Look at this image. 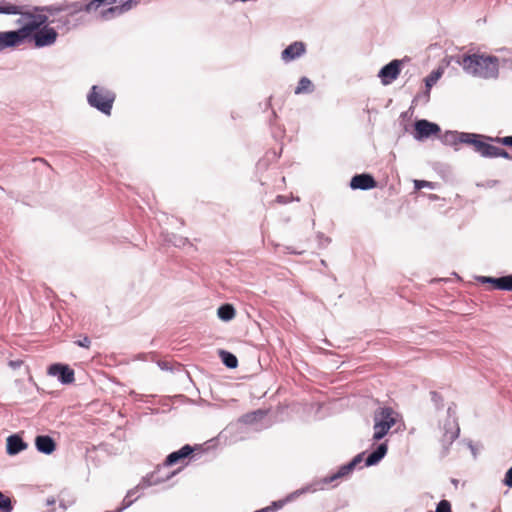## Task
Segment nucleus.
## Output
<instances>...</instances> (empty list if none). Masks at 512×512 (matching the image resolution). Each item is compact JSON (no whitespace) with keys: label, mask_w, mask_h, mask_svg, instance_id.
<instances>
[{"label":"nucleus","mask_w":512,"mask_h":512,"mask_svg":"<svg viewBox=\"0 0 512 512\" xmlns=\"http://www.w3.org/2000/svg\"><path fill=\"white\" fill-rule=\"evenodd\" d=\"M62 10L61 7L34 8V46L46 47L56 42L58 33L50 24L55 22L52 17Z\"/></svg>","instance_id":"obj_1"},{"label":"nucleus","mask_w":512,"mask_h":512,"mask_svg":"<svg viewBox=\"0 0 512 512\" xmlns=\"http://www.w3.org/2000/svg\"><path fill=\"white\" fill-rule=\"evenodd\" d=\"M458 63L467 74L475 77L487 79L498 75L499 61L494 56L485 54L465 55Z\"/></svg>","instance_id":"obj_2"},{"label":"nucleus","mask_w":512,"mask_h":512,"mask_svg":"<svg viewBox=\"0 0 512 512\" xmlns=\"http://www.w3.org/2000/svg\"><path fill=\"white\" fill-rule=\"evenodd\" d=\"M116 2L117 0H89L86 2H75L70 6V8L73 10V13H76L82 10L91 12L97 10L101 6H108V8L103 9L100 12V17L103 20H110L131 10L137 5V2L134 0H128L119 6L115 5Z\"/></svg>","instance_id":"obj_3"},{"label":"nucleus","mask_w":512,"mask_h":512,"mask_svg":"<svg viewBox=\"0 0 512 512\" xmlns=\"http://www.w3.org/2000/svg\"><path fill=\"white\" fill-rule=\"evenodd\" d=\"M401 420L399 413L392 408H380L374 413L373 439L381 440L389 430Z\"/></svg>","instance_id":"obj_4"},{"label":"nucleus","mask_w":512,"mask_h":512,"mask_svg":"<svg viewBox=\"0 0 512 512\" xmlns=\"http://www.w3.org/2000/svg\"><path fill=\"white\" fill-rule=\"evenodd\" d=\"M32 37V12L26 13V23L18 30L0 31V52L6 48L20 45L26 38Z\"/></svg>","instance_id":"obj_5"},{"label":"nucleus","mask_w":512,"mask_h":512,"mask_svg":"<svg viewBox=\"0 0 512 512\" xmlns=\"http://www.w3.org/2000/svg\"><path fill=\"white\" fill-rule=\"evenodd\" d=\"M88 103L106 115H110L115 94L101 86L94 85L87 96Z\"/></svg>","instance_id":"obj_6"},{"label":"nucleus","mask_w":512,"mask_h":512,"mask_svg":"<svg viewBox=\"0 0 512 512\" xmlns=\"http://www.w3.org/2000/svg\"><path fill=\"white\" fill-rule=\"evenodd\" d=\"M402 61L393 60L384 67L378 73V77L383 85H389L397 79L401 72Z\"/></svg>","instance_id":"obj_7"},{"label":"nucleus","mask_w":512,"mask_h":512,"mask_svg":"<svg viewBox=\"0 0 512 512\" xmlns=\"http://www.w3.org/2000/svg\"><path fill=\"white\" fill-rule=\"evenodd\" d=\"M414 127V138L418 141L427 139L432 135H436L440 132V127L437 124L429 122L427 120L416 121Z\"/></svg>","instance_id":"obj_8"},{"label":"nucleus","mask_w":512,"mask_h":512,"mask_svg":"<svg viewBox=\"0 0 512 512\" xmlns=\"http://www.w3.org/2000/svg\"><path fill=\"white\" fill-rule=\"evenodd\" d=\"M362 461V455H357L350 463L347 465L342 466L337 473L333 474L332 476L326 477L321 480L320 483L311 485L313 488L323 489L325 484L331 483L336 479H339L347 474H349L355 466Z\"/></svg>","instance_id":"obj_9"},{"label":"nucleus","mask_w":512,"mask_h":512,"mask_svg":"<svg viewBox=\"0 0 512 512\" xmlns=\"http://www.w3.org/2000/svg\"><path fill=\"white\" fill-rule=\"evenodd\" d=\"M444 444H451L459 435V427L455 418L448 412L442 424Z\"/></svg>","instance_id":"obj_10"},{"label":"nucleus","mask_w":512,"mask_h":512,"mask_svg":"<svg viewBox=\"0 0 512 512\" xmlns=\"http://www.w3.org/2000/svg\"><path fill=\"white\" fill-rule=\"evenodd\" d=\"M51 376L57 377L63 384L72 383L74 380V372L66 365L54 364L48 369Z\"/></svg>","instance_id":"obj_11"},{"label":"nucleus","mask_w":512,"mask_h":512,"mask_svg":"<svg viewBox=\"0 0 512 512\" xmlns=\"http://www.w3.org/2000/svg\"><path fill=\"white\" fill-rule=\"evenodd\" d=\"M305 51L306 48L303 42H294L282 51L281 59L284 62H290L302 56Z\"/></svg>","instance_id":"obj_12"},{"label":"nucleus","mask_w":512,"mask_h":512,"mask_svg":"<svg viewBox=\"0 0 512 512\" xmlns=\"http://www.w3.org/2000/svg\"><path fill=\"white\" fill-rule=\"evenodd\" d=\"M36 449L43 454L51 455L56 450L55 440L48 435H40L35 438Z\"/></svg>","instance_id":"obj_13"},{"label":"nucleus","mask_w":512,"mask_h":512,"mask_svg":"<svg viewBox=\"0 0 512 512\" xmlns=\"http://www.w3.org/2000/svg\"><path fill=\"white\" fill-rule=\"evenodd\" d=\"M27 447L28 444L18 434H12L7 438L6 449L9 455H16Z\"/></svg>","instance_id":"obj_14"},{"label":"nucleus","mask_w":512,"mask_h":512,"mask_svg":"<svg viewBox=\"0 0 512 512\" xmlns=\"http://www.w3.org/2000/svg\"><path fill=\"white\" fill-rule=\"evenodd\" d=\"M376 185L374 179L367 174L356 175L352 178L350 186L352 189L367 190L374 188Z\"/></svg>","instance_id":"obj_15"},{"label":"nucleus","mask_w":512,"mask_h":512,"mask_svg":"<svg viewBox=\"0 0 512 512\" xmlns=\"http://www.w3.org/2000/svg\"><path fill=\"white\" fill-rule=\"evenodd\" d=\"M387 450V444L381 443L377 447V449L366 458V466H372L377 464L386 455Z\"/></svg>","instance_id":"obj_16"},{"label":"nucleus","mask_w":512,"mask_h":512,"mask_svg":"<svg viewBox=\"0 0 512 512\" xmlns=\"http://www.w3.org/2000/svg\"><path fill=\"white\" fill-rule=\"evenodd\" d=\"M191 452L192 449L190 448V446L186 445L182 447L180 450L171 453L166 459V464L173 465L177 463L180 459L187 457Z\"/></svg>","instance_id":"obj_17"},{"label":"nucleus","mask_w":512,"mask_h":512,"mask_svg":"<svg viewBox=\"0 0 512 512\" xmlns=\"http://www.w3.org/2000/svg\"><path fill=\"white\" fill-rule=\"evenodd\" d=\"M499 149L500 148L483 141L482 143L477 144V152H479L483 157H498Z\"/></svg>","instance_id":"obj_18"},{"label":"nucleus","mask_w":512,"mask_h":512,"mask_svg":"<svg viewBox=\"0 0 512 512\" xmlns=\"http://www.w3.org/2000/svg\"><path fill=\"white\" fill-rule=\"evenodd\" d=\"M21 7L14 5L6 0H0V14L18 15L21 14Z\"/></svg>","instance_id":"obj_19"},{"label":"nucleus","mask_w":512,"mask_h":512,"mask_svg":"<svg viewBox=\"0 0 512 512\" xmlns=\"http://www.w3.org/2000/svg\"><path fill=\"white\" fill-rule=\"evenodd\" d=\"M217 315L221 320L229 321L235 317V309L232 305L225 304L218 308Z\"/></svg>","instance_id":"obj_20"},{"label":"nucleus","mask_w":512,"mask_h":512,"mask_svg":"<svg viewBox=\"0 0 512 512\" xmlns=\"http://www.w3.org/2000/svg\"><path fill=\"white\" fill-rule=\"evenodd\" d=\"M443 72H444V69L440 67V68L432 71L429 74V76L426 77L425 85H426L428 92L432 88V86L435 85L437 83V81L441 78V76L443 75Z\"/></svg>","instance_id":"obj_21"},{"label":"nucleus","mask_w":512,"mask_h":512,"mask_svg":"<svg viewBox=\"0 0 512 512\" xmlns=\"http://www.w3.org/2000/svg\"><path fill=\"white\" fill-rule=\"evenodd\" d=\"M312 82L307 77H302L295 89V94H303L312 92Z\"/></svg>","instance_id":"obj_22"},{"label":"nucleus","mask_w":512,"mask_h":512,"mask_svg":"<svg viewBox=\"0 0 512 512\" xmlns=\"http://www.w3.org/2000/svg\"><path fill=\"white\" fill-rule=\"evenodd\" d=\"M479 136L471 133H460V143H467L474 145L477 150V144L482 143L481 140L478 139Z\"/></svg>","instance_id":"obj_23"},{"label":"nucleus","mask_w":512,"mask_h":512,"mask_svg":"<svg viewBox=\"0 0 512 512\" xmlns=\"http://www.w3.org/2000/svg\"><path fill=\"white\" fill-rule=\"evenodd\" d=\"M140 489L141 487L137 486L128 491L126 497L123 500L122 509L128 508L134 502V500L138 497V492L140 491Z\"/></svg>","instance_id":"obj_24"},{"label":"nucleus","mask_w":512,"mask_h":512,"mask_svg":"<svg viewBox=\"0 0 512 512\" xmlns=\"http://www.w3.org/2000/svg\"><path fill=\"white\" fill-rule=\"evenodd\" d=\"M497 289L512 291V274L504 277H500L497 283Z\"/></svg>","instance_id":"obj_25"},{"label":"nucleus","mask_w":512,"mask_h":512,"mask_svg":"<svg viewBox=\"0 0 512 512\" xmlns=\"http://www.w3.org/2000/svg\"><path fill=\"white\" fill-rule=\"evenodd\" d=\"M12 510L13 504L11 499L0 491V511L11 512Z\"/></svg>","instance_id":"obj_26"},{"label":"nucleus","mask_w":512,"mask_h":512,"mask_svg":"<svg viewBox=\"0 0 512 512\" xmlns=\"http://www.w3.org/2000/svg\"><path fill=\"white\" fill-rule=\"evenodd\" d=\"M221 357L224 364L229 368H235L238 364L237 358L229 352H221Z\"/></svg>","instance_id":"obj_27"},{"label":"nucleus","mask_w":512,"mask_h":512,"mask_svg":"<svg viewBox=\"0 0 512 512\" xmlns=\"http://www.w3.org/2000/svg\"><path fill=\"white\" fill-rule=\"evenodd\" d=\"M443 141L445 144L448 145H455L457 143H460V133L457 132H446Z\"/></svg>","instance_id":"obj_28"},{"label":"nucleus","mask_w":512,"mask_h":512,"mask_svg":"<svg viewBox=\"0 0 512 512\" xmlns=\"http://www.w3.org/2000/svg\"><path fill=\"white\" fill-rule=\"evenodd\" d=\"M414 186L416 189L430 188L434 189V184L425 180H414Z\"/></svg>","instance_id":"obj_29"},{"label":"nucleus","mask_w":512,"mask_h":512,"mask_svg":"<svg viewBox=\"0 0 512 512\" xmlns=\"http://www.w3.org/2000/svg\"><path fill=\"white\" fill-rule=\"evenodd\" d=\"M435 512H452L450 503L447 500L440 501Z\"/></svg>","instance_id":"obj_30"},{"label":"nucleus","mask_w":512,"mask_h":512,"mask_svg":"<svg viewBox=\"0 0 512 512\" xmlns=\"http://www.w3.org/2000/svg\"><path fill=\"white\" fill-rule=\"evenodd\" d=\"M477 280L480 281L481 283H490L494 286V288L497 289V283L499 281V278L479 276V277H477Z\"/></svg>","instance_id":"obj_31"},{"label":"nucleus","mask_w":512,"mask_h":512,"mask_svg":"<svg viewBox=\"0 0 512 512\" xmlns=\"http://www.w3.org/2000/svg\"><path fill=\"white\" fill-rule=\"evenodd\" d=\"M504 482L508 487H512V467L506 472Z\"/></svg>","instance_id":"obj_32"},{"label":"nucleus","mask_w":512,"mask_h":512,"mask_svg":"<svg viewBox=\"0 0 512 512\" xmlns=\"http://www.w3.org/2000/svg\"><path fill=\"white\" fill-rule=\"evenodd\" d=\"M23 364V360H10L8 365L12 368V369H17L19 367H21Z\"/></svg>","instance_id":"obj_33"},{"label":"nucleus","mask_w":512,"mask_h":512,"mask_svg":"<svg viewBox=\"0 0 512 512\" xmlns=\"http://www.w3.org/2000/svg\"><path fill=\"white\" fill-rule=\"evenodd\" d=\"M90 343H91L90 339L86 336L77 342V344L80 347H84V348H88L90 346Z\"/></svg>","instance_id":"obj_34"},{"label":"nucleus","mask_w":512,"mask_h":512,"mask_svg":"<svg viewBox=\"0 0 512 512\" xmlns=\"http://www.w3.org/2000/svg\"><path fill=\"white\" fill-rule=\"evenodd\" d=\"M498 141L504 145L512 146V136L500 138Z\"/></svg>","instance_id":"obj_35"},{"label":"nucleus","mask_w":512,"mask_h":512,"mask_svg":"<svg viewBox=\"0 0 512 512\" xmlns=\"http://www.w3.org/2000/svg\"><path fill=\"white\" fill-rule=\"evenodd\" d=\"M498 157H503V158H506V159L510 158L509 154L505 150H503L501 148L498 151Z\"/></svg>","instance_id":"obj_36"}]
</instances>
